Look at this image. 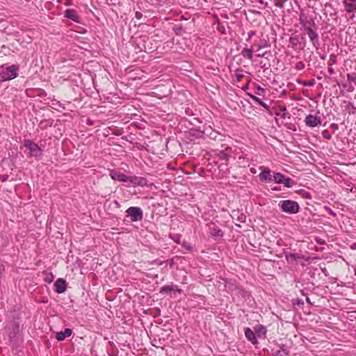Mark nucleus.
<instances>
[{
    "mask_svg": "<svg viewBox=\"0 0 356 356\" xmlns=\"http://www.w3.org/2000/svg\"><path fill=\"white\" fill-rule=\"evenodd\" d=\"M19 66L3 64L0 66V81H6L15 79L18 76Z\"/></svg>",
    "mask_w": 356,
    "mask_h": 356,
    "instance_id": "1",
    "label": "nucleus"
},
{
    "mask_svg": "<svg viewBox=\"0 0 356 356\" xmlns=\"http://www.w3.org/2000/svg\"><path fill=\"white\" fill-rule=\"evenodd\" d=\"M278 206L283 212L289 214H296L300 211L298 203L291 200H282Z\"/></svg>",
    "mask_w": 356,
    "mask_h": 356,
    "instance_id": "2",
    "label": "nucleus"
},
{
    "mask_svg": "<svg viewBox=\"0 0 356 356\" xmlns=\"http://www.w3.org/2000/svg\"><path fill=\"white\" fill-rule=\"evenodd\" d=\"M24 146L29 150L31 156L39 159L42 156V149L33 141L24 140Z\"/></svg>",
    "mask_w": 356,
    "mask_h": 356,
    "instance_id": "3",
    "label": "nucleus"
},
{
    "mask_svg": "<svg viewBox=\"0 0 356 356\" xmlns=\"http://www.w3.org/2000/svg\"><path fill=\"white\" fill-rule=\"evenodd\" d=\"M206 226L208 227L210 236L215 241L223 237L224 232L217 225L216 222L210 221L207 223Z\"/></svg>",
    "mask_w": 356,
    "mask_h": 356,
    "instance_id": "4",
    "label": "nucleus"
},
{
    "mask_svg": "<svg viewBox=\"0 0 356 356\" xmlns=\"http://www.w3.org/2000/svg\"><path fill=\"white\" fill-rule=\"evenodd\" d=\"M126 213L131 222L140 221L143 218V210L138 207H130L127 209Z\"/></svg>",
    "mask_w": 356,
    "mask_h": 356,
    "instance_id": "5",
    "label": "nucleus"
},
{
    "mask_svg": "<svg viewBox=\"0 0 356 356\" xmlns=\"http://www.w3.org/2000/svg\"><path fill=\"white\" fill-rule=\"evenodd\" d=\"M321 122L322 120L320 115V112L318 111H316L315 115L309 114L305 119V123L306 126L312 128L321 125Z\"/></svg>",
    "mask_w": 356,
    "mask_h": 356,
    "instance_id": "6",
    "label": "nucleus"
},
{
    "mask_svg": "<svg viewBox=\"0 0 356 356\" xmlns=\"http://www.w3.org/2000/svg\"><path fill=\"white\" fill-rule=\"evenodd\" d=\"M310 41L312 43L313 47L317 50L320 47L319 37L318 33L313 29H309L308 31H306Z\"/></svg>",
    "mask_w": 356,
    "mask_h": 356,
    "instance_id": "7",
    "label": "nucleus"
},
{
    "mask_svg": "<svg viewBox=\"0 0 356 356\" xmlns=\"http://www.w3.org/2000/svg\"><path fill=\"white\" fill-rule=\"evenodd\" d=\"M109 175L111 178L115 181L128 182L129 176L122 173L120 170H110Z\"/></svg>",
    "mask_w": 356,
    "mask_h": 356,
    "instance_id": "8",
    "label": "nucleus"
},
{
    "mask_svg": "<svg viewBox=\"0 0 356 356\" xmlns=\"http://www.w3.org/2000/svg\"><path fill=\"white\" fill-rule=\"evenodd\" d=\"M128 182L131 183L134 186H145L147 184V180L145 177L129 176Z\"/></svg>",
    "mask_w": 356,
    "mask_h": 356,
    "instance_id": "9",
    "label": "nucleus"
},
{
    "mask_svg": "<svg viewBox=\"0 0 356 356\" xmlns=\"http://www.w3.org/2000/svg\"><path fill=\"white\" fill-rule=\"evenodd\" d=\"M235 294L241 297L242 299L245 301H251L252 300L251 293L246 291L245 289L241 286H237L235 289Z\"/></svg>",
    "mask_w": 356,
    "mask_h": 356,
    "instance_id": "10",
    "label": "nucleus"
},
{
    "mask_svg": "<svg viewBox=\"0 0 356 356\" xmlns=\"http://www.w3.org/2000/svg\"><path fill=\"white\" fill-rule=\"evenodd\" d=\"M64 17L72 20L74 22L80 23L81 17L78 12L74 9H67L64 13Z\"/></svg>",
    "mask_w": 356,
    "mask_h": 356,
    "instance_id": "11",
    "label": "nucleus"
},
{
    "mask_svg": "<svg viewBox=\"0 0 356 356\" xmlns=\"http://www.w3.org/2000/svg\"><path fill=\"white\" fill-rule=\"evenodd\" d=\"M260 169L262 170V172L259 175V179L264 182L272 181L273 176L271 175V170L264 167H260Z\"/></svg>",
    "mask_w": 356,
    "mask_h": 356,
    "instance_id": "12",
    "label": "nucleus"
},
{
    "mask_svg": "<svg viewBox=\"0 0 356 356\" xmlns=\"http://www.w3.org/2000/svg\"><path fill=\"white\" fill-rule=\"evenodd\" d=\"M55 291L58 293H62L65 291L67 288L66 281L63 278H58L54 283Z\"/></svg>",
    "mask_w": 356,
    "mask_h": 356,
    "instance_id": "13",
    "label": "nucleus"
},
{
    "mask_svg": "<svg viewBox=\"0 0 356 356\" xmlns=\"http://www.w3.org/2000/svg\"><path fill=\"white\" fill-rule=\"evenodd\" d=\"M170 291H177L179 293H181L182 292V290L179 289L177 285L175 284L165 285L161 288L159 293L161 294H164Z\"/></svg>",
    "mask_w": 356,
    "mask_h": 356,
    "instance_id": "14",
    "label": "nucleus"
},
{
    "mask_svg": "<svg viewBox=\"0 0 356 356\" xmlns=\"http://www.w3.org/2000/svg\"><path fill=\"white\" fill-rule=\"evenodd\" d=\"M72 334V330L70 328L65 329L64 331H60L56 333V339L58 341L65 340L67 337H70Z\"/></svg>",
    "mask_w": 356,
    "mask_h": 356,
    "instance_id": "15",
    "label": "nucleus"
},
{
    "mask_svg": "<svg viewBox=\"0 0 356 356\" xmlns=\"http://www.w3.org/2000/svg\"><path fill=\"white\" fill-rule=\"evenodd\" d=\"M19 323L16 321H13V325H12V328L8 332V337L10 338V340L13 341L15 339L17 334L19 333Z\"/></svg>",
    "mask_w": 356,
    "mask_h": 356,
    "instance_id": "16",
    "label": "nucleus"
},
{
    "mask_svg": "<svg viewBox=\"0 0 356 356\" xmlns=\"http://www.w3.org/2000/svg\"><path fill=\"white\" fill-rule=\"evenodd\" d=\"M245 336L246 339L250 341L252 344H257L258 341L255 337L254 332L249 327L245 329Z\"/></svg>",
    "mask_w": 356,
    "mask_h": 356,
    "instance_id": "17",
    "label": "nucleus"
},
{
    "mask_svg": "<svg viewBox=\"0 0 356 356\" xmlns=\"http://www.w3.org/2000/svg\"><path fill=\"white\" fill-rule=\"evenodd\" d=\"M254 51V46H251L250 48L245 47L242 49L241 54V56L250 60H252L253 58V52Z\"/></svg>",
    "mask_w": 356,
    "mask_h": 356,
    "instance_id": "18",
    "label": "nucleus"
},
{
    "mask_svg": "<svg viewBox=\"0 0 356 356\" xmlns=\"http://www.w3.org/2000/svg\"><path fill=\"white\" fill-rule=\"evenodd\" d=\"M343 3L347 13H354L356 12V3L349 2L348 0H343Z\"/></svg>",
    "mask_w": 356,
    "mask_h": 356,
    "instance_id": "19",
    "label": "nucleus"
},
{
    "mask_svg": "<svg viewBox=\"0 0 356 356\" xmlns=\"http://www.w3.org/2000/svg\"><path fill=\"white\" fill-rule=\"evenodd\" d=\"M300 24L306 31H308V28L313 29V26H315V22L313 19H310L309 20H301Z\"/></svg>",
    "mask_w": 356,
    "mask_h": 356,
    "instance_id": "20",
    "label": "nucleus"
},
{
    "mask_svg": "<svg viewBox=\"0 0 356 356\" xmlns=\"http://www.w3.org/2000/svg\"><path fill=\"white\" fill-rule=\"evenodd\" d=\"M218 157L220 161L224 162V163L227 165L230 158V155L225 151H220L218 154Z\"/></svg>",
    "mask_w": 356,
    "mask_h": 356,
    "instance_id": "21",
    "label": "nucleus"
},
{
    "mask_svg": "<svg viewBox=\"0 0 356 356\" xmlns=\"http://www.w3.org/2000/svg\"><path fill=\"white\" fill-rule=\"evenodd\" d=\"M301 258V254L298 253H289L286 255V259L289 262L297 261L298 259H300Z\"/></svg>",
    "mask_w": 356,
    "mask_h": 356,
    "instance_id": "22",
    "label": "nucleus"
},
{
    "mask_svg": "<svg viewBox=\"0 0 356 356\" xmlns=\"http://www.w3.org/2000/svg\"><path fill=\"white\" fill-rule=\"evenodd\" d=\"M284 177L285 176L280 172H275L273 176V181L276 184H282L284 182Z\"/></svg>",
    "mask_w": 356,
    "mask_h": 356,
    "instance_id": "23",
    "label": "nucleus"
},
{
    "mask_svg": "<svg viewBox=\"0 0 356 356\" xmlns=\"http://www.w3.org/2000/svg\"><path fill=\"white\" fill-rule=\"evenodd\" d=\"M289 350L285 348L284 345H282L280 346V349L276 351L275 353V356H286L289 355Z\"/></svg>",
    "mask_w": 356,
    "mask_h": 356,
    "instance_id": "24",
    "label": "nucleus"
},
{
    "mask_svg": "<svg viewBox=\"0 0 356 356\" xmlns=\"http://www.w3.org/2000/svg\"><path fill=\"white\" fill-rule=\"evenodd\" d=\"M286 188H291L294 184V181L289 177H284V182H282Z\"/></svg>",
    "mask_w": 356,
    "mask_h": 356,
    "instance_id": "25",
    "label": "nucleus"
},
{
    "mask_svg": "<svg viewBox=\"0 0 356 356\" xmlns=\"http://www.w3.org/2000/svg\"><path fill=\"white\" fill-rule=\"evenodd\" d=\"M44 274L45 275V277L44 278V282L48 284L51 283L54 279V275L51 273H46V272H44Z\"/></svg>",
    "mask_w": 356,
    "mask_h": 356,
    "instance_id": "26",
    "label": "nucleus"
},
{
    "mask_svg": "<svg viewBox=\"0 0 356 356\" xmlns=\"http://www.w3.org/2000/svg\"><path fill=\"white\" fill-rule=\"evenodd\" d=\"M289 41L293 48L296 47L299 44V38L298 36L290 37Z\"/></svg>",
    "mask_w": 356,
    "mask_h": 356,
    "instance_id": "27",
    "label": "nucleus"
},
{
    "mask_svg": "<svg viewBox=\"0 0 356 356\" xmlns=\"http://www.w3.org/2000/svg\"><path fill=\"white\" fill-rule=\"evenodd\" d=\"M337 62V56L335 54H332L330 56V58L327 62V65L329 66H332L333 65L336 64Z\"/></svg>",
    "mask_w": 356,
    "mask_h": 356,
    "instance_id": "28",
    "label": "nucleus"
},
{
    "mask_svg": "<svg viewBox=\"0 0 356 356\" xmlns=\"http://www.w3.org/2000/svg\"><path fill=\"white\" fill-rule=\"evenodd\" d=\"M270 47V44L266 40H261L259 42V49H264Z\"/></svg>",
    "mask_w": 356,
    "mask_h": 356,
    "instance_id": "29",
    "label": "nucleus"
},
{
    "mask_svg": "<svg viewBox=\"0 0 356 356\" xmlns=\"http://www.w3.org/2000/svg\"><path fill=\"white\" fill-rule=\"evenodd\" d=\"M255 93L259 96H264L266 94V90L261 88L260 86H257V91Z\"/></svg>",
    "mask_w": 356,
    "mask_h": 356,
    "instance_id": "30",
    "label": "nucleus"
},
{
    "mask_svg": "<svg viewBox=\"0 0 356 356\" xmlns=\"http://www.w3.org/2000/svg\"><path fill=\"white\" fill-rule=\"evenodd\" d=\"M299 193L302 196V197H304L305 199H307V200L312 199V195L307 191L301 190L299 191Z\"/></svg>",
    "mask_w": 356,
    "mask_h": 356,
    "instance_id": "31",
    "label": "nucleus"
},
{
    "mask_svg": "<svg viewBox=\"0 0 356 356\" xmlns=\"http://www.w3.org/2000/svg\"><path fill=\"white\" fill-rule=\"evenodd\" d=\"M305 67V65L302 61H299L296 64L295 68L296 70L300 71L304 70Z\"/></svg>",
    "mask_w": 356,
    "mask_h": 356,
    "instance_id": "32",
    "label": "nucleus"
},
{
    "mask_svg": "<svg viewBox=\"0 0 356 356\" xmlns=\"http://www.w3.org/2000/svg\"><path fill=\"white\" fill-rule=\"evenodd\" d=\"M288 0H276L275 3V6L277 8H282L284 7V3H286Z\"/></svg>",
    "mask_w": 356,
    "mask_h": 356,
    "instance_id": "33",
    "label": "nucleus"
},
{
    "mask_svg": "<svg viewBox=\"0 0 356 356\" xmlns=\"http://www.w3.org/2000/svg\"><path fill=\"white\" fill-rule=\"evenodd\" d=\"M302 86H308V87H312V86H314V84H315V81L314 79H312V80H309V81H303L302 83Z\"/></svg>",
    "mask_w": 356,
    "mask_h": 356,
    "instance_id": "34",
    "label": "nucleus"
},
{
    "mask_svg": "<svg viewBox=\"0 0 356 356\" xmlns=\"http://www.w3.org/2000/svg\"><path fill=\"white\" fill-rule=\"evenodd\" d=\"M322 136L324 138L327 140H330L332 138V135L328 132L327 130H324L322 132Z\"/></svg>",
    "mask_w": 356,
    "mask_h": 356,
    "instance_id": "35",
    "label": "nucleus"
},
{
    "mask_svg": "<svg viewBox=\"0 0 356 356\" xmlns=\"http://www.w3.org/2000/svg\"><path fill=\"white\" fill-rule=\"evenodd\" d=\"M174 31L176 35H181L183 31V28L181 26H178L174 28Z\"/></svg>",
    "mask_w": 356,
    "mask_h": 356,
    "instance_id": "36",
    "label": "nucleus"
},
{
    "mask_svg": "<svg viewBox=\"0 0 356 356\" xmlns=\"http://www.w3.org/2000/svg\"><path fill=\"white\" fill-rule=\"evenodd\" d=\"M194 133H195V134H196L197 137H202V135H203V134H204V132H203V131H199V130H191V131H190V134H191L194 135Z\"/></svg>",
    "mask_w": 356,
    "mask_h": 356,
    "instance_id": "37",
    "label": "nucleus"
},
{
    "mask_svg": "<svg viewBox=\"0 0 356 356\" xmlns=\"http://www.w3.org/2000/svg\"><path fill=\"white\" fill-rule=\"evenodd\" d=\"M256 32L254 31H250L248 33V38H246L247 42H250L251 38L255 35Z\"/></svg>",
    "mask_w": 356,
    "mask_h": 356,
    "instance_id": "38",
    "label": "nucleus"
},
{
    "mask_svg": "<svg viewBox=\"0 0 356 356\" xmlns=\"http://www.w3.org/2000/svg\"><path fill=\"white\" fill-rule=\"evenodd\" d=\"M251 46H254V51H255V52H258L261 49H259V43H257V41H255Z\"/></svg>",
    "mask_w": 356,
    "mask_h": 356,
    "instance_id": "39",
    "label": "nucleus"
},
{
    "mask_svg": "<svg viewBox=\"0 0 356 356\" xmlns=\"http://www.w3.org/2000/svg\"><path fill=\"white\" fill-rule=\"evenodd\" d=\"M135 17H136L137 19L140 20V19L143 17V14H142V13H140V12H139V11L136 12V13H135Z\"/></svg>",
    "mask_w": 356,
    "mask_h": 356,
    "instance_id": "40",
    "label": "nucleus"
},
{
    "mask_svg": "<svg viewBox=\"0 0 356 356\" xmlns=\"http://www.w3.org/2000/svg\"><path fill=\"white\" fill-rule=\"evenodd\" d=\"M259 105L261 106L263 108H264L267 111L269 110V106L267 105V104L264 102L262 100L261 101V102L259 103Z\"/></svg>",
    "mask_w": 356,
    "mask_h": 356,
    "instance_id": "41",
    "label": "nucleus"
},
{
    "mask_svg": "<svg viewBox=\"0 0 356 356\" xmlns=\"http://www.w3.org/2000/svg\"><path fill=\"white\" fill-rule=\"evenodd\" d=\"M8 178V175H2L0 176V179L2 181H6Z\"/></svg>",
    "mask_w": 356,
    "mask_h": 356,
    "instance_id": "42",
    "label": "nucleus"
},
{
    "mask_svg": "<svg viewBox=\"0 0 356 356\" xmlns=\"http://www.w3.org/2000/svg\"><path fill=\"white\" fill-rule=\"evenodd\" d=\"M327 71H328L330 74H333L334 73V69H333L332 66H329L328 65Z\"/></svg>",
    "mask_w": 356,
    "mask_h": 356,
    "instance_id": "43",
    "label": "nucleus"
},
{
    "mask_svg": "<svg viewBox=\"0 0 356 356\" xmlns=\"http://www.w3.org/2000/svg\"><path fill=\"white\" fill-rule=\"evenodd\" d=\"M326 210L329 214L332 215V216H335V213L330 208H326Z\"/></svg>",
    "mask_w": 356,
    "mask_h": 356,
    "instance_id": "44",
    "label": "nucleus"
},
{
    "mask_svg": "<svg viewBox=\"0 0 356 356\" xmlns=\"http://www.w3.org/2000/svg\"><path fill=\"white\" fill-rule=\"evenodd\" d=\"M236 76L238 81H241L243 78V74H242L236 73Z\"/></svg>",
    "mask_w": 356,
    "mask_h": 356,
    "instance_id": "45",
    "label": "nucleus"
},
{
    "mask_svg": "<svg viewBox=\"0 0 356 356\" xmlns=\"http://www.w3.org/2000/svg\"><path fill=\"white\" fill-rule=\"evenodd\" d=\"M72 4V0H67L65 3H64V5L65 6H70Z\"/></svg>",
    "mask_w": 356,
    "mask_h": 356,
    "instance_id": "46",
    "label": "nucleus"
},
{
    "mask_svg": "<svg viewBox=\"0 0 356 356\" xmlns=\"http://www.w3.org/2000/svg\"><path fill=\"white\" fill-rule=\"evenodd\" d=\"M266 54V52H264V53L260 52V53H258L256 56L257 57L261 58V57H265Z\"/></svg>",
    "mask_w": 356,
    "mask_h": 356,
    "instance_id": "47",
    "label": "nucleus"
},
{
    "mask_svg": "<svg viewBox=\"0 0 356 356\" xmlns=\"http://www.w3.org/2000/svg\"><path fill=\"white\" fill-rule=\"evenodd\" d=\"M216 136H217V133H216V132L211 133V134H210V138L213 140H216Z\"/></svg>",
    "mask_w": 356,
    "mask_h": 356,
    "instance_id": "48",
    "label": "nucleus"
},
{
    "mask_svg": "<svg viewBox=\"0 0 356 356\" xmlns=\"http://www.w3.org/2000/svg\"><path fill=\"white\" fill-rule=\"evenodd\" d=\"M261 99H260L259 97H256V99H254V102L257 103V104H259V103L261 102Z\"/></svg>",
    "mask_w": 356,
    "mask_h": 356,
    "instance_id": "49",
    "label": "nucleus"
},
{
    "mask_svg": "<svg viewBox=\"0 0 356 356\" xmlns=\"http://www.w3.org/2000/svg\"><path fill=\"white\" fill-rule=\"evenodd\" d=\"M350 248L351 250H356V243L351 244Z\"/></svg>",
    "mask_w": 356,
    "mask_h": 356,
    "instance_id": "50",
    "label": "nucleus"
},
{
    "mask_svg": "<svg viewBox=\"0 0 356 356\" xmlns=\"http://www.w3.org/2000/svg\"><path fill=\"white\" fill-rule=\"evenodd\" d=\"M331 127L334 129H338V125L337 124H331Z\"/></svg>",
    "mask_w": 356,
    "mask_h": 356,
    "instance_id": "51",
    "label": "nucleus"
},
{
    "mask_svg": "<svg viewBox=\"0 0 356 356\" xmlns=\"http://www.w3.org/2000/svg\"><path fill=\"white\" fill-rule=\"evenodd\" d=\"M219 31H220L222 33H225V29L224 27L219 28Z\"/></svg>",
    "mask_w": 356,
    "mask_h": 356,
    "instance_id": "52",
    "label": "nucleus"
},
{
    "mask_svg": "<svg viewBox=\"0 0 356 356\" xmlns=\"http://www.w3.org/2000/svg\"><path fill=\"white\" fill-rule=\"evenodd\" d=\"M114 204L117 206L118 208L120 207V203L117 200H114Z\"/></svg>",
    "mask_w": 356,
    "mask_h": 356,
    "instance_id": "53",
    "label": "nucleus"
},
{
    "mask_svg": "<svg viewBox=\"0 0 356 356\" xmlns=\"http://www.w3.org/2000/svg\"><path fill=\"white\" fill-rule=\"evenodd\" d=\"M156 1L160 3L164 4L167 0H156Z\"/></svg>",
    "mask_w": 356,
    "mask_h": 356,
    "instance_id": "54",
    "label": "nucleus"
},
{
    "mask_svg": "<svg viewBox=\"0 0 356 356\" xmlns=\"http://www.w3.org/2000/svg\"><path fill=\"white\" fill-rule=\"evenodd\" d=\"M250 97L254 101V99H256L257 96L255 95H249Z\"/></svg>",
    "mask_w": 356,
    "mask_h": 356,
    "instance_id": "55",
    "label": "nucleus"
},
{
    "mask_svg": "<svg viewBox=\"0 0 356 356\" xmlns=\"http://www.w3.org/2000/svg\"><path fill=\"white\" fill-rule=\"evenodd\" d=\"M250 172L252 173H256V170L254 168H250Z\"/></svg>",
    "mask_w": 356,
    "mask_h": 356,
    "instance_id": "56",
    "label": "nucleus"
},
{
    "mask_svg": "<svg viewBox=\"0 0 356 356\" xmlns=\"http://www.w3.org/2000/svg\"><path fill=\"white\" fill-rule=\"evenodd\" d=\"M88 124H90V125H92V122L90 120H88Z\"/></svg>",
    "mask_w": 356,
    "mask_h": 356,
    "instance_id": "57",
    "label": "nucleus"
},
{
    "mask_svg": "<svg viewBox=\"0 0 356 356\" xmlns=\"http://www.w3.org/2000/svg\"><path fill=\"white\" fill-rule=\"evenodd\" d=\"M349 2L356 3V0H348Z\"/></svg>",
    "mask_w": 356,
    "mask_h": 356,
    "instance_id": "58",
    "label": "nucleus"
},
{
    "mask_svg": "<svg viewBox=\"0 0 356 356\" xmlns=\"http://www.w3.org/2000/svg\"><path fill=\"white\" fill-rule=\"evenodd\" d=\"M273 191H280V189L277 187H275L273 188Z\"/></svg>",
    "mask_w": 356,
    "mask_h": 356,
    "instance_id": "59",
    "label": "nucleus"
},
{
    "mask_svg": "<svg viewBox=\"0 0 356 356\" xmlns=\"http://www.w3.org/2000/svg\"><path fill=\"white\" fill-rule=\"evenodd\" d=\"M181 20H187V19L186 17H184V16H181Z\"/></svg>",
    "mask_w": 356,
    "mask_h": 356,
    "instance_id": "60",
    "label": "nucleus"
},
{
    "mask_svg": "<svg viewBox=\"0 0 356 356\" xmlns=\"http://www.w3.org/2000/svg\"><path fill=\"white\" fill-rule=\"evenodd\" d=\"M174 241H175V242H177V243H179V238H176V239H174Z\"/></svg>",
    "mask_w": 356,
    "mask_h": 356,
    "instance_id": "61",
    "label": "nucleus"
},
{
    "mask_svg": "<svg viewBox=\"0 0 356 356\" xmlns=\"http://www.w3.org/2000/svg\"><path fill=\"white\" fill-rule=\"evenodd\" d=\"M174 241H175V242H177V243H179V238H176V239H174Z\"/></svg>",
    "mask_w": 356,
    "mask_h": 356,
    "instance_id": "62",
    "label": "nucleus"
},
{
    "mask_svg": "<svg viewBox=\"0 0 356 356\" xmlns=\"http://www.w3.org/2000/svg\"><path fill=\"white\" fill-rule=\"evenodd\" d=\"M325 55H323V56H321V58L322 59H325Z\"/></svg>",
    "mask_w": 356,
    "mask_h": 356,
    "instance_id": "63",
    "label": "nucleus"
},
{
    "mask_svg": "<svg viewBox=\"0 0 356 356\" xmlns=\"http://www.w3.org/2000/svg\"><path fill=\"white\" fill-rule=\"evenodd\" d=\"M355 275L356 276V268H355Z\"/></svg>",
    "mask_w": 356,
    "mask_h": 356,
    "instance_id": "64",
    "label": "nucleus"
}]
</instances>
